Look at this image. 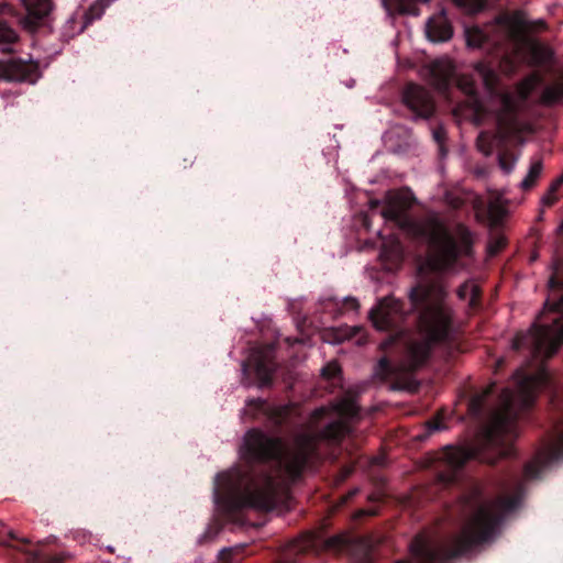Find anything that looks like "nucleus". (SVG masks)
Wrapping results in <instances>:
<instances>
[{
  "instance_id": "nucleus-49",
  "label": "nucleus",
  "mask_w": 563,
  "mask_h": 563,
  "mask_svg": "<svg viewBox=\"0 0 563 563\" xmlns=\"http://www.w3.org/2000/svg\"><path fill=\"white\" fill-rule=\"evenodd\" d=\"M351 474V470H345L343 477H347Z\"/></svg>"
},
{
  "instance_id": "nucleus-4",
  "label": "nucleus",
  "mask_w": 563,
  "mask_h": 563,
  "mask_svg": "<svg viewBox=\"0 0 563 563\" xmlns=\"http://www.w3.org/2000/svg\"><path fill=\"white\" fill-rule=\"evenodd\" d=\"M517 390L505 387L498 395L497 408L475 444L443 449L437 472V483L446 488L462 481L468 461L496 465L499 460L515 454L514 441L518 437L519 419L534 405L538 379L518 373Z\"/></svg>"
},
{
  "instance_id": "nucleus-16",
  "label": "nucleus",
  "mask_w": 563,
  "mask_h": 563,
  "mask_svg": "<svg viewBox=\"0 0 563 563\" xmlns=\"http://www.w3.org/2000/svg\"><path fill=\"white\" fill-rule=\"evenodd\" d=\"M563 99V69L559 70L549 85H547L541 93V101L545 106H552Z\"/></svg>"
},
{
  "instance_id": "nucleus-3",
  "label": "nucleus",
  "mask_w": 563,
  "mask_h": 563,
  "mask_svg": "<svg viewBox=\"0 0 563 563\" xmlns=\"http://www.w3.org/2000/svg\"><path fill=\"white\" fill-rule=\"evenodd\" d=\"M499 525L500 497L477 505L448 543H434L418 534L409 545L411 560L393 563H449L490 541ZM343 550L350 552L353 563H382L376 555V543L371 537H361L350 542L343 536L324 538L319 532H307L286 544L278 554L277 563H321L322 552Z\"/></svg>"
},
{
  "instance_id": "nucleus-14",
  "label": "nucleus",
  "mask_w": 563,
  "mask_h": 563,
  "mask_svg": "<svg viewBox=\"0 0 563 563\" xmlns=\"http://www.w3.org/2000/svg\"><path fill=\"white\" fill-rule=\"evenodd\" d=\"M453 76V68L449 63L434 60L428 68L430 84L441 93L449 91Z\"/></svg>"
},
{
  "instance_id": "nucleus-39",
  "label": "nucleus",
  "mask_w": 563,
  "mask_h": 563,
  "mask_svg": "<svg viewBox=\"0 0 563 563\" xmlns=\"http://www.w3.org/2000/svg\"><path fill=\"white\" fill-rule=\"evenodd\" d=\"M358 492H360L358 488H353L350 492H347L345 495H343L341 497V504L342 505L347 504L351 499H353L358 494Z\"/></svg>"
},
{
  "instance_id": "nucleus-50",
  "label": "nucleus",
  "mask_w": 563,
  "mask_h": 563,
  "mask_svg": "<svg viewBox=\"0 0 563 563\" xmlns=\"http://www.w3.org/2000/svg\"><path fill=\"white\" fill-rule=\"evenodd\" d=\"M559 230L562 231L563 230V223L559 227Z\"/></svg>"
},
{
  "instance_id": "nucleus-21",
  "label": "nucleus",
  "mask_w": 563,
  "mask_h": 563,
  "mask_svg": "<svg viewBox=\"0 0 563 563\" xmlns=\"http://www.w3.org/2000/svg\"><path fill=\"white\" fill-rule=\"evenodd\" d=\"M465 38L468 47L482 48L488 42L487 34L478 26L465 29Z\"/></svg>"
},
{
  "instance_id": "nucleus-27",
  "label": "nucleus",
  "mask_w": 563,
  "mask_h": 563,
  "mask_svg": "<svg viewBox=\"0 0 563 563\" xmlns=\"http://www.w3.org/2000/svg\"><path fill=\"white\" fill-rule=\"evenodd\" d=\"M454 3L470 14L477 13L486 7V0H454Z\"/></svg>"
},
{
  "instance_id": "nucleus-13",
  "label": "nucleus",
  "mask_w": 563,
  "mask_h": 563,
  "mask_svg": "<svg viewBox=\"0 0 563 563\" xmlns=\"http://www.w3.org/2000/svg\"><path fill=\"white\" fill-rule=\"evenodd\" d=\"M26 14L22 20L25 29L36 30L54 9L53 0H20Z\"/></svg>"
},
{
  "instance_id": "nucleus-38",
  "label": "nucleus",
  "mask_w": 563,
  "mask_h": 563,
  "mask_svg": "<svg viewBox=\"0 0 563 563\" xmlns=\"http://www.w3.org/2000/svg\"><path fill=\"white\" fill-rule=\"evenodd\" d=\"M506 245V241L503 238L497 239L494 244L489 246L490 253L496 254L501 251Z\"/></svg>"
},
{
  "instance_id": "nucleus-47",
  "label": "nucleus",
  "mask_w": 563,
  "mask_h": 563,
  "mask_svg": "<svg viewBox=\"0 0 563 563\" xmlns=\"http://www.w3.org/2000/svg\"><path fill=\"white\" fill-rule=\"evenodd\" d=\"M496 210H497V206L492 205L489 208V212L492 213V216L495 214Z\"/></svg>"
},
{
  "instance_id": "nucleus-37",
  "label": "nucleus",
  "mask_w": 563,
  "mask_h": 563,
  "mask_svg": "<svg viewBox=\"0 0 563 563\" xmlns=\"http://www.w3.org/2000/svg\"><path fill=\"white\" fill-rule=\"evenodd\" d=\"M380 256L382 257H390L395 264H399L401 262V253L398 249L394 250L389 254L388 250L385 247V249H383Z\"/></svg>"
},
{
  "instance_id": "nucleus-32",
  "label": "nucleus",
  "mask_w": 563,
  "mask_h": 563,
  "mask_svg": "<svg viewBox=\"0 0 563 563\" xmlns=\"http://www.w3.org/2000/svg\"><path fill=\"white\" fill-rule=\"evenodd\" d=\"M219 560L222 563H240L242 558L240 552L234 549H222L219 553Z\"/></svg>"
},
{
  "instance_id": "nucleus-19",
  "label": "nucleus",
  "mask_w": 563,
  "mask_h": 563,
  "mask_svg": "<svg viewBox=\"0 0 563 563\" xmlns=\"http://www.w3.org/2000/svg\"><path fill=\"white\" fill-rule=\"evenodd\" d=\"M19 41V35L5 21L0 20V46L4 54H12V45Z\"/></svg>"
},
{
  "instance_id": "nucleus-26",
  "label": "nucleus",
  "mask_w": 563,
  "mask_h": 563,
  "mask_svg": "<svg viewBox=\"0 0 563 563\" xmlns=\"http://www.w3.org/2000/svg\"><path fill=\"white\" fill-rule=\"evenodd\" d=\"M562 184H563V175L552 181L548 191L542 197V203L545 207H552L559 200L556 192L560 189V187L562 186Z\"/></svg>"
},
{
  "instance_id": "nucleus-33",
  "label": "nucleus",
  "mask_w": 563,
  "mask_h": 563,
  "mask_svg": "<svg viewBox=\"0 0 563 563\" xmlns=\"http://www.w3.org/2000/svg\"><path fill=\"white\" fill-rule=\"evenodd\" d=\"M433 140L439 145L440 155H446L448 150L444 146V142L446 140V131L443 126H438L433 130Z\"/></svg>"
},
{
  "instance_id": "nucleus-45",
  "label": "nucleus",
  "mask_w": 563,
  "mask_h": 563,
  "mask_svg": "<svg viewBox=\"0 0 563 563\" xmlns=\"http://www.w3.org/2000/svg\"><path fill=\"white\" fill-rule=\"evenodd\" d=\"M363 225L368 229L369 228V220H368V217L365 216L364 219H363Z\"/></svg>"
},
{
  "instance_id": "nucleus-46",
  "label": "nucleus",
  "mask_w": 563,
  "mask_h": 563,
  "mask_svg": "<svg viewBox=\"0 0 563 563\" xmlns=\"http://www.w3.org/2000/svg\"><path fill=\"white\" fill-rule=\"evenodd\" d=\"M362 515L374 516V515H376V511H372V510H362Z\"/></svg>"
},
{
  "instance_id": "nucleus-9",
  "label": "nucleus",
  "mask_w": 563,
  "mask_h": 563,
  "mask_svg": "<svg viewBox=\"0 0 563 563\" xmlns=\"http://www.w3.org/2000/svg\"><path fill=\"white\" fill-rule=\"evenodd\" d=\"M563 457V417L556 420L534 461L523 466L525 479L538 478L542 468Z\"/></svg>"
},
{
  "instance_id": "nucleus-12",
  "label": "nucleus",
  "mask_w": 563,
  "mask_h": 563,
  "mask_svg": "<svg viewBox=\"0 0 563 563\" xmlns=\"http://www.w3.org/2000/svg\"><path fill=\"white\" fill-rule=\"evenodd\" d=\"M402 102L417 117L429 119L435 110L430 92L420 85L408 84L402 91Z\"/></svg>"
},
{
  "instance_id": "nucleus-40",
  "label": "nucleus",
  "mask_w": 563,
  "mask_h": 563,
  "mask_svg": "<svg viewBox=\"0 0 563 563\" xmlns=\"http://www.w3.org/2000/svg\"><path fill=\"white\" fill-rule=\"evenodd\" d=\"M344 306L347 308V309H351V310H357L358 307H360V303L357 301L356 298H353V297H347L345 298L344 300Z\"/></svg>"
},
{
  "instance_id": "nucleus-34",
  "label": "nucleus",
  "mask_w": 563,
  "mask_h": 563,
  "mask_svg": "<svg viewBox=\"0 0 563 563\" xmlns=\"http://www.w3.org/2000/svg\"><path fill=\"white\" fill-rule=\"evenodd\" d=\"M341 368L338 363H328L325 366L321 369V375L327 379H333L338 375H340Z\"/></svg>"
},
{
  "instance_id": "nucleus-29",
  "label": "nucleus",
  "mask_w": 563,
  "mask_h": 563,
  "mask_svg": "<svg viewBox=\"0 0 563 563\" xmlns=\"http://www.w3.org/2000/svg\"><path fill=\"white\" fill-rule=\"evenodd\" d=\"M460 88L472 99L478 98V89L476 81L473 78L462 77L459 81Z\"/></svg>"
},
{
  "instance_id": "nucleus-18",
  "label": "nucleus",
  "mask_w": 563,
  "mask_h": 563,
  "mask_svg": "<svg viewBox=\"0 0 563 563\" xmlns=\"http://www.w3.org/2000/svg\"><path fill=\"white\" fill-rule=\"evenodd\" d=\"M496 391V384H492L483 393L475 394L468 401V411L479 417L484 413L487 399Z\"/></svg>"
},
{
  "instance_id": "nucleus-42",
  "label": "nucleus",
  "mask_w": 563,
  "mask_h": 563,
  "mask_svg": "<svg viewBox=\"0 0 563 563\" xmlns=\"http://www.w3.org/2000/svg\"><path fill=\"white\" fill-rule=\"evenodd\" d=\"M336 305H338V302H335L332 298L320 300V306H322L323 309H327L330 306H336Z\"/></svg>"
},
{
  "instance_id": "nucleus-1",
  "label": "nucleus",
  "mask_w": 563,
  "mask_h": 563,
  "mask_svg": "<svg viewBox=\"0 0 563 563\" xmlns=\"http://www.w3.org/2000/svg\"><path fill=\"white\" fill-rule=\"evenodd\" d=\"M340 419L328 423L314 435H300L292 446L280 437H272L257 428L250 429L240 448L246 468L236 466L214 477L213 499L222 511L233 517L244 509L268 512L277 508L289 485L301 478L305 470L319 459L318 442L340 445L351 433L346 419L358 416L353 397H343L333 405Z\"/></svg>"
},
{
  "instance_id": "nucleus-41",
  "label": "nucleus",
  "mask_w": 563,
  "mask_h": 563,
  "mask_svg": "<svg viewBox=\"0 0 563 563\" xmlns=\"http://www.w3.org/2000/svg\"><path fill=\"white\" fill-rule=\"evenodd\" d=\"M428 428L431 431H438L442 429V422L439 419H432L428 422Z\"/></svg>"
},
{
  "instance_id": "nucleus-20",
  "label": "nucleus",
  "mask_w": 563,
  "mask_h": 563,
  "mask_svg": "<svg viewBox=\"0 0 563 563\" xmlns=\"http://www.w3.org/2000/svg\"><path fill=\"white\" fill-rule=\"evenodd\" d=\"M543 172V163L541 158H536L531 162L529 170L526 175V177L522 179L520 184V188L523 191H528L532 189L538 180L540 179Z\"/></svg>"
},
{
  "instance_id": "nucleus-6",
  "label": "nucleus",
  "mask_w": 563,
  "mask_h": 563,
  "mask_svg": "<svg viewBox=\"0 0 563 563\" xmlns=\"http://www.w3.org/2000/svg\"><path fill=\"white\" fill-rule=\"evenodd\" d=\"M545 306H550L551 312L555 313L551 322L532 323L527 332H518L511 343L512 350L527 349L533 358L541 361L551 358L563 344V296Z\"/></svg>"
},
{
  "instance_id": "nucleus-35",
  "label": "nucleus",
  "mask_w": 563,
  "mask_h": 563,
  "mask_svg": "<svg viewBox=\"0 0 563 563\" xmlns=\"http://www.w3.org/2000/svg\"><path fill=\"white\" fill-rule=\"evenodd\" d=\"M532 52L539 62H548L551 58L552 53L539 44L532 46Z\"/></svg>"
},
{
  "instance_id": "nucleus-52",
  "label": "nucleus",
  "mask_w": 563,
  "mask_h": 563,
  "mask_svg": "<svg viewBox=\"0 0 563 563\" xmlns=\"http://www.w3.org/2000/svg\"><path fill=\"white\" fill-rule=\"evenodd\" d=\"M108 1H109V3H111L113 0H108Z\"/></svg>"
},
{
  "instance_id": "nucleus-36",
  "label": "nucleus",
  "mask_w": 563,
  "mask_h": 563,
  "mask_svg": "<svg viewBox=\"0 0 563 563\" xmlns=\"http://www.w3.org/2000/svg\"><path fill=\"white\" fill-rule=\"evenodd\" d=\"M549 288L552 290H563V279L558 276V267L549 278Z\"/></svg>"
},
{
  "instance_id": "nucleus-48",
  "label": "nucleus",
  "mask_w": 563,
  "mask_h": 563,
  "mask_svg": "<svg viewBox=\"0 0 563 563\" xmlns=\"http://www.w3.org/2000/svg\"><path fill=\"white\" fill-rule=\"evenodd\" d=\"M503 100H504V102H505V103H507V104L510 102L509 97H508L507 95H504V96H503Z\"/></svg>"
},
{
  "instance_id": "nucleus-5",
  "label": "nucleus",
  "mask_w": 563,
  "mask_h": 563,
  "mask_svg": "<svg viewBox=\"0 0 563 563\" xmlns=\"http://www.w3.org/2000/svg\"><path fill=\"white\" fill-rule=\"evenodd\" d=\"M412 200L402 192H388L380 210L382 218L393 222L413 240L427 243L440 269L452 268L460 256L472 254L473 235L466 225L457 223L453 235L438 214L415 220L409 214Z\"/></svg>"
},
{
  "instance_id": "nucleus-10",
  "label": "nucleus",
  "mask_w": 563,
  "mask_h": 563,
  "mask_svg": "<svg viewBox=\"0 0 563 563\" xmlns=\"http://www.w3.org/2000/svg\"><path fill=\"white\" fill-rule=\"evenodd\" d=\"M40 76L38 64L32 59L12 57L8 60H0V80L35 84Z\"/></svg>"
},
{
  "instance_id": "nucleus-15",
  "label": "nucleus",
  "mask_w": 563,
  "mask_h": 563,
  "mask_svg": "<svg viewBox=\"0 0 563 563\" xmlns=\"http://www.w3.org/2000/svg\"><path fill=\"white\" fill-rule=\"evenodd\" d=\"M426 34L431 42H446L453 36V26L445 14L440 13L429 19Z\"/></svg>"
},
{
  "instance_id": "nucleus-24",
  "label": "nucleus",
  "mask_w": 563,
  "mask_h": 563,
  "mask_svg": "<svg viewBox=\"0 0 563 563\" xmlns=\"http://www.w3.org/2000/svg\"><path fill=\"white\" fill-rule=\"evenodd\" d=\"M29 563H63V559L57 555H49L40 549L25 551Z\"/></svg>"
},
{
  "instance_id": "nucleus-51",
  "label": "nucleus",
  "mask_w": 563,
  "mask_h": 563,
  "mask_svg": "<svg viewBox=\"0 0 563 563\" xmlns=\"http://www.w3.org/2000/svg\"><path fill=\"white\" fill-rule=\"evenodd\" d=\"M537 258V255L531 256V261H534Z\"/></svg>"
},
{
  "instance_id": "nucleus-17",
  "label": "nucleus",
  "mask_w": 563,
  "mask_h": 563,
  "mask_svg": "<svg viewBox=\"0 0 563 563\" xmlns=\"http://www.w3.org/2000/svg\"><path fill=\"white\" fill-rule=\"evenodd\" d=\"M383 5L389 14L418 15V3H427L429 0H382Z\"/></svg>"
},
{
  "instance_id": "nucleus-23",
  "label": "nucleus",
  "mask_w": 563,
  "mask_h": 563,
  "mask_svg": "<svg viewBox=\"0 0 563 563\" xmlns=\"http://www.w3.org/2000/svg\"><path fill=\"white\" fill-rule=\"evenodd\" d=\"M109 4L110 3L108 0H96L85 12V25L91 24L96 20H99L103 15L106 8Z\"/></svg>"
},
{
  "instance_id": "nucleus-43",
  "label": "nucleus",
  "mask_w": 563,
  "mask_h": 563,
  "mask_svg": "<svg viewBox=\"0 0 563 563\" xmlns=\"http://www.w3.org/2000/svg\"><path fill=\"white\" fill-rule=\"evenodd\" d=\"M218 533V529L209 528L208 531L202 536L205 540L211 539Z\"/></svg>"
},
{
  "instance_id": "nucleus-31",
  "label": "nucleus",
  "mask_w": 563,
  "mask_h": 563,
  "mask_svg": "<svg viewBox=\"0 0 563 563\" xmlns=\"http://www.w3.org/2000/svg\"><path fill=\"white\" fill-rule=\"evenodd\" d=\"M363 332H364L363 328H361V327H351L345 330L344 338H346V339L356 338L357 344L363 345L367 342ZM342 339H343V336H340L336 340L340 341Z\"/></svg>"
},
{
  "instance_id": "nucleus-44",
  "label": "nucleus",
  "mask_w": 563,
  "mask_h": 563,
  "mask_svg": "<svg viewBox=\"0 0 563 563\" xmlns=\"http://www.w3.org/2000/svg\"><path fill=\"white\" fill-rule=\"evenodd\" d=\"M380 206L379 200H372L369 207L372 210H376Z\"/></svg>"
},
{
  "instance_id": "nucleus-8",
  "label": "nucleus",
  "mask_w": 563,
  "mask_h": 563,
  "mask_svg": "<svg viewBox=\"0 0 563 563\" xmlns=\"http://www.w3.org/2000/svg\"><path fill=\"white\" fill-rule=\"evenodd\" d=\"M520 65L517 53H505L500 57L490 59H481L474 64V73L482 80L485 90L492 97H498L499 91V75L497 68L505 75H512L517 71Z\"/></svg>"
},
{
  "instance_id": "nucleus-30",
  "label": "nucleus",
  "mask_w": 563,
  "mask_h": 563,
  "mask_svg": "<svg viewBox=\"0 0 563 563\" xmlns=\"http://www.w3.org/2000/svg\"><path fill=\"white\" fill-rule=\"evenodd\" d=\"M476 145L479 152H482L484 155L489 156L493 153L494 144L493 140L486 132H481Z\"/></svg>"
},
{
  "instance_id": "nucleus-28",
  "label": "nucleus",
  "mask_w": 563,
  "mask_h": 563,
  "mask_svg": "<svg viewBox=\"0 0 563 563\" xmlns=\"http://www.w3.org/2000/svg\"><path fill=\"white\" fill-rule=\"evenodd\" d=\"M517 159L509 151H503L498 154V165L506 174H510L514 170Z\"/></svg>"
},
{
  "instance_id": "nucleus-2",
  "label": "nucleus",
  "mask_w": 563,
  "mask_h": 563,
  "mask_svg": "<svg viewBox=\"0 0 563 563\" xmlns=\"http://www.w3.org/2000/svg\"><path fill=\"white\" fill-rule=\"evenodd\" d=\"M448 297L445 285L438 279L420 280L410 288V310L417 313L420 336L407 335L402 328L407 317L404 301L385 297L371 309L369 319L373 325L379 331L389 332L379 344L380 350L387 351L398 344L402 347L399 366H395L387 356L378 361L375 371L382 379H393L397 388H404L405 385L398 382L399 374H415L428 363L437 345L450 342L454 312Z\"/></svg>"
},
{
  "instance_id": "nucleus-7",
  "label": "nucleus",
  "mask_w": 563,
  "mask_h": 563,
  "mask_svg": "<svg viewBox=\"0 0 563 563\" xmlns=\"http://www.w3.org/2000/svg\"><path fill=\"white\" fill-rule=\"evenodd\" d=\"M277 371L275 349L267 345L253 351L250 357L242 363V384L246 387L257 386L258 388L271 387Z\"/></svg>"
},
{
  "instance_id": "nucleus-25",
  "label": "nucleus",
  "mask_w": 563,
  "mask_h": 563,
  "mask_svg": "<svg viewBox=\"0 0 563 563\" xmlns=\"http://www.w3.org/2000/svg\"><path fill=\"white\" fill-rule=\"evenodd\" d=\"M12 541H19L21 545L30 544L29 539H19L13 530L9 529L3 522H0V545L12 547Z\"/></svg>"
},
{
  "instance_id": "nucleus-11",
  "label": "nucleus",
  "mask_w": 563,
  "mask_h": 563,
  "mask_svg": "<svg viewBox=\"0 0 563 563\" xmlns=\"http://www.w3.org/2000/svg\"><path fill=\"white\" fill-rule=\"evenodd\" d=\"M253 418L264 416L275 429L287 426L292 415V406H273L266 399L252 398L246 401V410Z\"/></svg>"
},
{
  "instance_id": "nucleus-22",
  "label": "nucleus",
  "mask_w": 563,
  "mask_h": 563,
  "mask_svg": "<svg viewBox=\"0 0 563 563\" xmlns=\"http://www.w3.org/2000/svg\"><path fill=\"white\" fill-rule=\"evenodd\" d=\"M456 294L457 297L462 300H465L470 297V306L472 307H475L481 298V289L477 286L468 283L462 284L457 288Z\"/></svg>"
}]
</instances>
